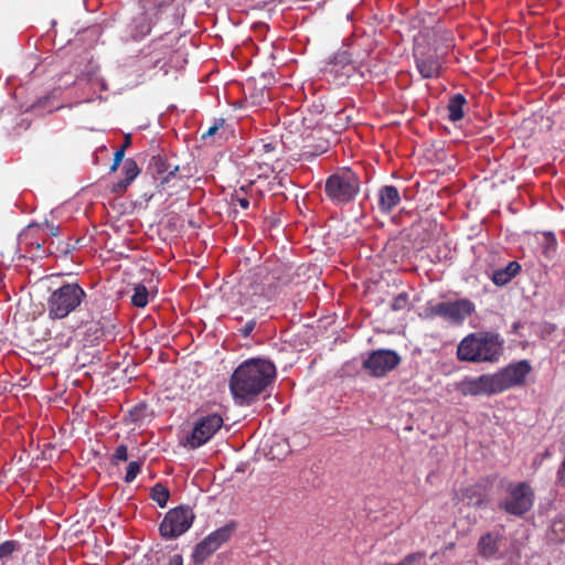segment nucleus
I'll list each match as a JSON object with an SVG mask.
<instances>
[{"instance_id": "nucleus-23", "label": "nucleus", "mask_w": 565, "mask_h": 565, "mask_svg": "<svg viewBox=\"0 0 565 565\" xmlns=\"http://www.w3.org/2000/svg\"><path fill=\"white\" fill-rule=\"evenodd\" d=\"M140 471V465L138 461H131L129 462L128 467H127V471H126V476H125V481L130 483L132 482L136 477L138 476Z\"/></svg>"}, {"instance_id": "nucleus-19", "label": "nucleus", "mask_w": 565, "mask_h": 565, "mask_svg": "<svg viewBox=\"0 0 565 565\" xmlns=\"http://www.w3.org/2000/svg\"><path fill=\"white\" fill-rule=\"evenodd\" d=\"M216 551L215 545H213L212 542L209 541L207 537H205L202 542H200L194 552H193V559L194 563L200 565L202 564L212 553Z\"/></svg>"}, {"instance_id": "nucleus-39", "label": "nucleus", "mask_w": 565, "mask_h": 565, "mask_svg": "<svg viewBox=\"0 0 565 565\" xmlns=\"http://www.w3.org/2000/svg\"><path fill=\"white\" fill-rule=\"evenodd\" d=\"M435 73H422V78H430Z\"/></svg>"}, {"instance_id": "nucleus-38", "label": "nucleus", "mask_w": 565, "mask_h": 565, "mask_svg": "<svg viewBox=\"0 0 565 565\" xmlns=\"http://www.w3.org/2000/svg\"><path fill=\"white\" fill-rule=\"evenodd\" d=\"M563 525V523L561 521H557L554 523L553 527H554V531L557 532L558 531V527Z\"/></svg>"}, {"instance_id": "nucleus-40", "label": "nucleus", "mask_w": 565, "mask_h": 565, "mask_svg": "<svg viewBox=\"0 0 565 565\" xmlns=\"http://www.w3.org/2000/svg\"><path fill=\"white\" fill-rule=\"evenodd\" d=\"M150 320H152V318H151L150 316H148V317H146V319H143V323H145V322H148V321H150ZM151 323H154V322H153V321H151Z\"/></svg>"}, {"instance_id": "nucleus-32", "label": "nucleus", "mask_w": 565, "mask_h": 565, "mask_svg": "<svg viewBox=\"0 0 565 565\" xmlns=\"http://www.w3.org/2000/svg\"><path fill=\"white\" fill-rule=\"evenodd\" d=\"M166 565H183L182 556L179 554H174V555L170 556V558Z\"/></svg>"}, {"instance_id": "nucleus-25", "label": "nucleus", "mask_w": 565, "mask_h": 565, "mask_svg": "<svg viewBox=\"0 0 565 565\" xmlns=\"http://www.w3.org/2000/svg\"><path fill=\"white\" fill-rule=\"evenodd\" d=\"M408 296L406 294L398 295L392 302V309L395 311L403 310L407 307Z\"/></svg>"}, {"instance_id": "nucleus-16", "label": "nucleus", "mask_w": 565, "mask_h": 565, "mask_svg": "<svg viewBox=\"0 0 565 565\" xmlns=\"http://www.w3.org/2000/svg\"><path fill=\"white\" fill-rule=\"evenodd\" d=\"M122 170L125 173V179L120 180L115 185L114 190L117 192L124 191L139 174L138 164L136 163V161H134L131 159H128L125 161Z\"/></svg>"}, {"instance_id": "nucleus-1", "label": "nucleus", "mask_w": 565, "mask_h": 565, "mask_svg": "<svg viewBox=\"0 0 565 565\" xmlns=\"http://www.w3.org/2000/svg\"><path fill=\"white\" fill-rule=\"evenodd\" d=\"M276 376V366L265 359H249L244 361L233 372L230 380V390L239 405L250 404Z\"/></svg>"}, {"instance_id": "nucleus-36", "label": "nucleus", "mask_w": 565, "mask_h": 565, "mask_svg": "<svg viewBox=\"0 0 565 565\" xmlns=\"http://www.w3.org/2000/svg\"><path fill=\"white\" fill-rule=\"evenodd\" d=\"M236 202L244 210L249 207V200L246 198H238Z\"/></svg>"}, {"instance_id": "nucleus-17", "label": "nucleus", "mask_w": 565, "mask_h": 565, "mask_svg": "<svg viewBox=\"0 0 565 565\" xmlns=\"http://www.w3.org/2000/svg\"><path fill=\"white\" fill-rule=\"evenodd\" d=\"M466 104V98L462 94H456L452 96L448 103L447 109L449 111L448 118L450 121H459L463 118V105Z\"/></svg>"}, {"instance_id": "nucleus-10", "label": "nucleus", "mask_w": 565, "mask_h": 565, "mask_svg": "<svg viewBox=\"0 0 565 565\" xmlns=\"http://www.w3.org/2000/svg\"><path fill=\"white\" fill-rule=\"evenodd\" d=\"M223 418L218 414H209L198 419L193 431L188 437V445L191 448H199L207 443L215 433L222 427Z\"/></svg>"}, {"instance_id": "nucleus-37", "label": "nucleus", "mask_w": 565, "mask_h": 565, "mask_svg": "<svg viewBox=\"0 0 565 565\" xmlns=\"http://www.w3.org/2000/svg\"><path fill=\"white\" fill-rule=\"evenodd\" d=\"M131 137L130 135L126 136L125 143L121 147H125V149L130 145Z\"/></svg>"}, {"instance_id": "nucleus-30", "label": "nucleus", "mask_w": 565, "mask_h": 565, "mask_svg": "<svg viewBox=\"0 0 565 565\" xmlns=\"http://www.w3.org/2000/svg\"><path fill=\"white\" fill-rule=\"evenodd\" d=\"M256 322L255 320L247 321L244 327L241 329V332L244 337H248L253 330L255 329Z\"/></svg>"}, {"instance_id": "nucleus-4", "label": "nucleus", "mask_w": 565, "mask_h": 565, "mask_svg": "<svg viewBox=\"0 0 565 565\" xmlns=\"http://www.w3.org/2000/svg\"><path fill=\"white\" fill-rule=\"evenodd\" d=\"M324 191L334 204L344 205L360 192V179L351 169H340L326 180Z\"/></svg>"}, {"instance_id": "nucleus-20", "label": "nucleus", "mask_w": 565, "mask_h": 565, "mask_svg": "<svg viewBox=\"0 0 565 565\" xmlns=\"http://www.w3.org/2000/svg\"><path fill=\"white\" fill-rule=\"evenodd\" d=\"M150 499L158 504L159 508H166L170 498L169 489L162 483H156L150 489Z\"/></svg>"}, {"instance_id": "nucleus-12", "label": "nucleus", "mask_w": 565, "mask_h": 565, "mask_svg": "<svg viewBox=\"0 0 565 565\" xmlns=\"http://www.w3.org/2000/svg\"><path fill=\"white\" fill-rule=\"evenodd\" d=\"M459 390L463 395H494L498 394L492 374H482L477 377H467L461 381Z\"/></svg>"}, {"instance_id": "nucleus-27", "label": "nucleus", "mask_w": 565, "mask_h": 565, "mask_svg": "<svg viewBox=\"0 0 565 565\" xmlns=\"http://www.w3.org/2000/svg\"><path fill=\"white\" fill-rule=\"evenodd\" d=\"M129 458L127 446L120 445L117 447L114 454V460L117 461H127Z\"/></svg>"}, {"instance_id": "nucleus-9", "label": "nucleus", "mask_w": 565, "mask_h": 565, "mask_svg": "<svg viewBox=\"0 0 565 565\" xmlns=\"http://www.w3.org/2000/svg\"><path fill=\"white\" fill-rule=\"evenodd\" d=\"M530 372L531 365L527 361L522 360L515 363H511L500 371L493 373L492 375L498 394L513 386L522 385Z\"/></svg>"}, {"instance_id": "nucleus-24", "label": "nucleus", "mask_w": 565, "mask_h": 565, "mask_svg": "<svg viewBox=\"0 0 565 565\" xmlns=\"http://www.w3.org/2000/svg\"><path fill=\"white\" fill-rule=\"evenodd\" d=\"M17 543L14 541H6L0 545V558H8L15 550Z\"/></svg>"}, {"instance_id": "nucleus-6", "label": "nucleus", "mask_w": 565, "mask_h": 565, "mask_svg": "<svg viewBox=\"0 0 565 565\" xmlns=\"http://www.w3.org/2000/svg\"><path fill=\"white\" fill-rule=\"evenodd\" d=\"M475 311V305L468 299L441 301L427 305L422 313L425 319L443 318L451 324H461Z\"/></svg>"}, {"instance_id": "nucleus-11", "label": "nucleus", "mask_w": 565, "mask_h": 565, "mask_svg": "<svg viewBox=\"0 0 565 565\" xmlns=\"http://www.w3.org/2000/svg\"><path fill=\"white\" fill-rule=\"evenodd\" d=\"M401 359L393 350H377L372 352L363 362L365 370L374 376H383L395 369Z\"/></svg>"}, {"instance_id": "nucleus-35", "label": "nucleus", "mask_w": 565, "mask_h": 565, "mask_svg": "<svg viewBox=\"0 0 565 565\" xmlns=\"http://www.w3.org/2000/svg\"><path fill=\"white\" fill-rule=\"evenodd\" d=\"M275 147L273 143H263L258 151H263L264 153H270L274 151Z\"/></svg>"}, {"instance_id": "nucleus-41", "label": "nucleus", "mask_w": 565, "mask_h": 565, "mask_svg": "<svg viewBox=\"0 0 565 565\" xmlns=\"http://www.w3.org/2000/svg\"><path fill=\"white\" fill-rule=\"evenodd\" d=\"M335 65H339V66H341V67H344V66H345L344 64H342V62H339V63L337 62V63H335Z\"/></svg>"}, {"instance_id": "nucleus-8", "label": "nucleus", "mask_w": 565, "mask_h": 565, "mask_svg": "<svg viewBox=\"0 0 565 565\" xmlns=\"http://www.w3.org/2000/svg\"><path fill=\"white\" fill-rule=\"evenodd\" d=\"M194 521L190 507L180 505L171 509L160 524V533L166 539H175L185 533Z\"/></svg>"}, {"instance_id": "nucleus-29", "label": "nucleus", "mask_w": 565, "mask_h": 565, "mask_svg": "<svg viewBox=\"0 0 565 565\" xmlns=\"http://www.w3.org/2000/svg\"><path fill=\"white\" fill-rule=\"evenodd\" d=\"M334 85H342L349 81L350 76L347 73H332Z\"/></svg>"}, {"instance_id": "nucleus-26", "label": "nucleus", "mask_w": 565, "mask_h": 565, "mask_svg": "<svg viewBox=\"0 0 565 565\" xmlns=\"http://www.w3.org/2000/svg\"><path fill=\"white\" fill-rule=\"evenodd\" d=\"M125 157V147H120L115 153H114V160L113 164L110 166V171L115 172L118 167L120 166L122 159Z\"/></svg>"}, {"instance_id": "nucleus-14", "label": "nucleus", "mask_w": 565, "mask_h": 565, "mask_svg": "<svg viewBox=\"0 0 565 565\" xmlns=\"http://www.w3.org/2000/svg\"><path fill=\"white\" fill-rule=\"evenodd\" d=\"M521 266L518 262H510L504 268L495 269L491 275V280L497 286H505L520 271Z\"/></svg>"}, {"instance_id": "nucleus-5", "label": "nucleus", "mask_w": 565, "mask_h": 565, "mask_svg": "<svg viewBox=\"0 0 565 565\" xmlns=\"http://www.w3.org/2000/svg\"><path fill=\"white\" fill-rule=\"evenodd\" d=\"M86 294L77 284H65L52 291L46 309L50 319H64L83 301Z\"/></svg>"}, {"instance_id": "nucleus-18", "label": "nucleus", "mask_w": 565, "mask_h": 565, "mask_svg": "<svg viewBox=\"0 0 565 565\" xmlns=\"http://www.w3.org/2000/svg\"><path fill=\"white\" fill-rule=\"evenodd\" d=\"M499 536L487 533L479 541V552L483 557H491L498 552Z\"/></svg>"}, {"instance_id": "nucleus-28", "label": "nucleus", "mask_w": 565, "mask_h": 565, "mask_svg": "<svg viewBox=\"0 0 565 565\" xmlns=\"http://www.w3.org/2000/svg\"><path fill=\"white\" fill-rule=\"evenodd\" d=\"M131 302L134 306L141 308V287H135V294L131 297Z\"/></svg>"}, {"instance_id": "nucleus-42", "label": "nucleus", "mask_w": 565, "mask_h": 565, "mask_svg": "<svg viewBox=\"0 0 565 565\" xmlns=\"http://www.w3.org/2000/svg\"><path fill=\"white\" fill-rule=\"evenodd\" d=\"M340 58H341V60L345 58V53H342V54L340 55Z\"/></svg>"}, {"instance_id": "nucleus-13", "label": "nucleus", "mask_w": 565, "mask_h": 565, "mask_svg": "<svg viewBox=\"0 0 565 565\" xmlns=\"http://www.w3.org/2000/svg\"><path fill=\"white\" fill-rule=\"evenodd\" d=\"M379 207L388 213L401 202L398 190L393 185H384L379 190Z\"/></svg>"}, {"instance_id": "nucleus-7", "label": "nucleus", "mask_w": 565, "mask_h": 565, "mask_svg": "<svg viewBox=\"0 0 565 565\" xmlns=\"http://www.w3.org/2000/svg\"><path fill=\"white\" fill-rule=\"evenodd\" d=\"M533 503L532 488L525 482H520L508 486L507 495L500 503V508L509 514L520 516L530 511Z\"/></svg>"}, {"instance_id": "nucleus-33", "label": "nucleus", "mask_w": 565, "mask_h": 565, "mask_svg": "<svg viewBox=\"0 0 565 565\" xmlns=\"http://www.w3.org/2000/svg\"><path fill=\"white\" fill-rule=\"evenodd\" d=\"M557 475H558V480H559L561 484L563 487H565V456H564V460L561 465V468L558 469Z\"/></svg>"}, {"instance_id": "nucleus-22", "label": "nucleus", "mask_w": 565, "mask_h": 565, "mask_svg": "<svg viewBox=\"0 0 565 565\" xmlns=\"http://www.w3.org/2000/svg\"><path fill=\"white\" fill-rule=\"evenodd\" d=\"M540 244L544 255L548 258L553 257L556 252V238L555 235L551 232L542 233L540 238Z\"/></svg>"}, {"instance_id": "nucleus-3", "label": "nucleus", "mask_w": 565, "mask_h": 565, "mask_svg": "<svg viewBox=\"0 0 565 565\" xmlns=\"http://www.w3.org/2000/svg\"><path fill=\"white\" fill-rule=\"evenodd\" d=\"M148 156L150 161L146 173V183L149 189L143 191V198L150 200L157 193H161L166 184L175 179L179 167L167 161L160 139L153 138L149 141Z\"/></svg>"}, {"instance_id": "nucleus-15", "label": "nucleus", "mask_w": 565, "mask_h": 565, "mask_svg": "<svg viewBox=\"0 0 565 565\" xmlns=\"http://www.w3.org/2000/svg\"><path fill=\"white\" fill-rule=\"evenodd\" d=\"M143 307L152 301L158 292V278L151 269L143 268Z\"/></svg>"}, {"instance_id": "nucleus-31", "label": "nucleus", "mask_w": 565, "mask_h": 565, "mask_svg": "<svg viewBox=\"0 0 565 565\" xmlns=\"http://www.w3.org/2000/svg\"><path fill=\"white\" fill-rule=\"evenodd\" d=\"M43 230L46 231L52 236L58 235V227L47 222L43 225Z\"/></svg>"}, {"instance_id": "nucleus-34", "label": "nucleus", "mask_w": 565, "mask_h": 565, "mask_svg": "<svg viewBox=\"0 0 565 565\" xmlns=\"http://www.w3.org/2000/svg\"><path fill=\"white\" fill-rule=\"evenodd\" d=\"M218 130V125L211 126L203 135L202 138L212 137Z\"/></svg>"}, {"instance_id": "nucleus-2", "label": "nucleus", "mask_w": 565, "mask_h": 565, "mask_svg": "<svg viewBox=\"0 0 565 565\" xmlns=\"http://www.w3.org/2000/svg\"><path fill=\"white\" fill-rule=\"evenodd\" d=\"M504 341L498 333L476 332L465 337L457 348L460 361L495 363L503 354Z\"/></svg>"}, {"instance_id": "nucleus-21", "label": "nucleus", "mask_w": 565, "mask_h": 565, "mask_svg": "<svg viewBox=\"0 0 565 565\" xmlns=\"http://www.w3.org/2000/svg\"><path fill=\"white\" fill-rule=\"evenodd\" d=\"M233 533V527L231 525L222 526L214 532H212L206 537L210 542L215 545V548L217 550L223 543L230 540L231 535Z\"/></svg>"}]
</instances>
